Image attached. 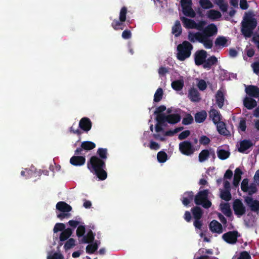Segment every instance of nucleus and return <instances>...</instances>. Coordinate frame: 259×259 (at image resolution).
Here are the masks:
<instances>
[{"mask_svg":"<svg viewBox=\"0 0 259 259\" xmlns=\"http://www.w3.org/2000/svg\"><path fill=\"white\" fill-rule=\"evenodd\" d=\"M210 156L209 151L208 149L202 150L199 154L198 159L200 162L206 160Z\"/></svg>","mask_w":259,"mask_h":259,"instance_id":"ea45409f","label":"nucleus"},{"mask_svg":"<svg viewBox=\"0 0 259 259\" xmlns=\"http://www.w3.org/2000/svg\"><path fill=\"white\" fill-rule=\"evenodd\" d=\"M88 168L91 172L95 175L100 180H105L107 177L105 161L101 159L97 156H92L88 161Z\"/></svg>","mask_w":259,"mask_h":259,"instance_id":"f257e3e1","label":"nucleus"},{"mask_svg":"<svg viewBox=\"0 0 259 259\" xmlns=\"http://www.w3.org/2000/svg\"><path fill=\"white\" fill-rule=\"evenodd\" d=\"M209 117L212 119V120L214 124H216L219 121L222 119V115L219 111L211 108L209 112Z\"/></svg>","mask_w":259,"mask_h":259,"instance_id":"a211bd4d","label":"nucleus"},{"mask_svg":"<svg viewBox=\"0 0 259 259\" xmlns=\"http://www.w3.org/2000/svg\"><path fill=\"white\" fill-rule=\"evenodd\" d=\"M123 22H124L121 21L120 19L119 20L114 19L111 23V26L115 30H123L124 29Z\"/></svg>","mask_w":259,"mask_h":259,"instance_id":"a19ab883","label":"nucleus"},{"mask_svg":"<svg viewBox=\"0 0 259 259\" xmlns=\"http://www.w3.org/2000/svg\"><path fill=\"white\" fill-rule=\"evenodd\" d=\"M232 207L235 214L238 217H240L245 213L246 208L241 200L235 199L233 202Z\"/></svg>","mask_w":259,"mask_h":259,"instance_id":"6e6552de","label":"nucleus"},{"mask_svg":"<svg viewBox=\"0 0 259 259\" xmlns=\"http://www.w3.org/2000/svg\"><path fill=\"white\" fill-rule=\"evenodd\" d=\"M85 232V226L79 225L76 230V235L78 237H83Z\"/></svg>","mask_w":259,"mask_h":259,"instance_id":"4d7b16f0","label":"nucleus"},{"mask_svg":"<svg viewBox=\"0 0 259 259\" xmlns=\"http://www.w3.org/2000/svg\"><path fill=\"white\" fill-rule=\"evenodd\" d=\"M166 109V108L164 105H160L156 108V110L154 111V114L156 115L157 116L160 114H164L163 113H162V112L164 111Z\"/></svg>","mask_w":259,"mask_h":259,"instance_id":"e2e57ef3","label":"nucleus"},{"mask_svg":"<svg viewBox=\"0 0 259 259\" xmlns=\"http://www.w3.org/2000/svg\"><path fill=\"white\" fill-rule=\"evenodd\" d=\"M202 34L200 32H197L195 33L189 32L188 33V38L192 42H195L197 41L200 42Z\"/></svg>","mask_w":259,"mask_h":259,"instance_id":"c756f323","label":"nucleus"},{"mask_svg":"<svg viewBox=\"0 0 259 259\" xmlns=\"http://www.w3.org/2000/svg\"><path fill=\"white\" fill-rule=\"evenodd\" d=\"M253 144L249 140H243L240 142V147L238 148V151L242 153H247L246 151L253 146Z\"/></svg>","mask_w":259,"mask_h":259,"instance_id":"4468645a","label":"nucleus"},{"mask_svg":"<svg viewBox=\"0 0 259 259\" xmlns=\"http://www.w3.org/2000/svg\"><path fill=\"white\" fill-rule=\"evenodd\" d=\"M243 104L247 109L251 110L257 106V102L253 98L246 97L243 100Z\"/></svg>","mask_w":259,"mask_h":259,"instance_id":"412c9836","label":"nucleus"},{"mask_svg":"<svg viewBox=\"0 0 259 259\" xmlns=\"http://www.w3.org/2000/svg\"><path fill=\"white\" fill-rule=\"evenodd\" d=\"M228 40L226 37L223 36H218L215 40L214 44L215 47H221L224 48L227 46Z\"/></svg>","mask_w":259,"mask_h":259,"instance_id":"72a5a7b5","label":"nucleus"},{"mask_svg":"<svg viewBox=\"0 0 259 259\" xmlns=\"http://www.w3.org/2000/svg\"><path fill=\"white\" fill-rule=\"evenodd\" d=\"M209 229L212 232L220 234L223 232L222 225L216 220H212L209 225Z\"/></svg>","mask_w":259,"mask_h":259,"instance_id":"dca6fc26","label":"nucleus"},{"mask_svg":"<svg viewBox=\"0 0 259 259\" xmlns=\"http://www.w3.org/2000/svg\"><path fill=\"white\" fill-rule=\"evenodd\" d=\"M182 11L184 15L191 18H194L195 15V12L192 8V5L185 6L182 7Z\"/></svg>","mask_w":259,"mask_h":259,"instance_id":"bb28decb","label":"nucleus"},{"mask_svg":"<svg viewBox=\"0 0 259 259\" xmlns=\"http://www.w3.org/2000/svg\"><path fill=\"white\" fill-rule=\"evenodd\" d=\"M157 160L160 163L165 162L167 158V154L164 151H159L157 155Z\"/></svg>","mask_w":259,"mask_h":259,"instance_id":"09e8293b","label":"nucleus"},{"mask_svg":"<svg viewBox=\"0 0 259 259\" xmlns=\"http://www.w3.org/2000/svg\"><path fill=\"white\" fill-rule=\"evenodd\" d=\"M193 199L194 200V195L192 191L185 192L181 199L183 204L185 206H189Z\"/></svg>","mask_w":259,"mask_h":259,"instance_id":"ddd939ff","label":"nucleus"},{"mask_svg":"<svg viewBox=\"0 0 259 259\" xmlns=\"http://www.w3.org/2000/svg\"><path fill=\"white\" fill-rule=\"evenodd\" d=\"M191 212L195 220H200L202 217L203 210L199 206H194L191 208Z\"/></svg>","mask_w":259,"mask_h":259,"instance_id":"cd10ccee","label":"nucleus"},{"mask_svg":"<svg viewBox=\"0 0 259 259\" xmlns=\"http://www.w3.org/2000/svg\"><path fill=\"white\" fill-rule=\"evenodd\" d=\"M257 24V20L251 13H245L243 20L241 22V31L242 34L247 38L253 34V31Z\"/></svg>","mask_w":259,"mask_h":259,"instance_id":"f03ea898","label":"nucleus"},{"mask_svg":"<svg viewBox=\"0 0 259 259\" xmlns=\"http://www.w3.org/2000/svg\"><path fill=\"white\" fill-rule=\"evenodd\" d=\"M238 128L239 130H240L242 132H245L246 129V120L244 118H242L240 121L239 125L238 126Z\"/></svg>","mask_w":259,"mask_h":259,"instance_id":"052dcab7","label":"nucleus"},{"mask_svg":"<svg viewBox=\"0 0 259 259\" xmlns=\"http://www.w3.org/2000/svg\"><path fill=\"white\" fill-rule=\"evenodd\" d=\"M97 154L99 156L98 157L104 161L107 158L108 152L106 148H99L97 150Z\"/></svg>","mask_w":259,"mask_h":259,"instance_id":"79ce46f5","label":"nucleus"},{"mask_svg":"<svg viewBox=\"0 0 259 259\" xmlns=\"http://www.w3.org/2000/svg\"><path fill=\"white\" fill-rule=\"evenodd\" d=\"M218 62V59L214 56H211L207 59H206L203 65L204 68L209 69L211 68L212 66L216 64Z\"/></svg>","mask_w":259,"mask_h":259,"instance_id":"5701e85b","label":"nucleus"},{"mask_svg":"<svg viewBox=\"0 0 259 259\" xmlns=\"http://www.w3.org/2000/svg\"><path fill=\"white\" fill-rule=\"evenodd\" d=\"M218 157L221 160H225L227 159L230 155V152L224 149H217Z\"/></svg>","mask_w":259,"mask_h":259,"instance_id":"4c0bfd02","label":"nucleus"},{"mask_svg":"<svg viewBox=\"0 0 259 259\" xmlns=\"http://www.w3.org/2000/svg\"><path fill=\"white\" fill-rule=\"evenodd\" d=\"M206 24V22L204 21H201L199 23H195V26L194 29H196L199 31H203L204 29V27Z\"/></svg>","mask_w":259,"mask_h":259,"instance_id":"0e129e2a","label":"nucleus"},{"mask_svg":"<svg viewBox=\"0 0 259 259\" xmlns=\"http://www.w3.org/2000/svg\"><path fill=\"white\" fill-rule=\"evenodd\" d=\"M75 240L73 238L69 239L65 243L64 248L66 251L73 247L75 245Z\"/></svg>","mask_w":259,"mask_h":259,"instance_id":"603ef678","label":"nucleus"},{"mask_svg":"<svg viewBox=\"0 0 259 259\" xmlns=\"http://www.w3.org/2000/svg\"><path fill=\"white\" fill-rule=\"evenodd\" d=\"M63 255L59 252H55L53 255H48L47 259H63Z\"/></svg>","mask_w":259,"mask_h":259,"instance_id":"69168bd1","label":"nucleus"},{"mask_svg":"<svg viewBox=\"0 0 259 259\" xmlns=\"http://www.w3.org/2000/svg\"><path fill=\"white\" fill-rule=\"evenodd\" d=\"M188 97L193 102H198L200 100L199 93L197 90L194 88L189 91Z\"/></svg>","mask_w":259,"mask_h":259,"instance_id":"b1692460","label":"nucleus"},{"mask_svg":"<svg viewBox=\"0 0 259 259\" xmlns=\"http://www.w3.org/2000/svg\"><path fill=\"white\" fill-rule=\"evenodd\" d=\"M199 42L202 44L204 48L207 49H211L213 46L212 40L207 36L202 35Z\"/></svg>","mask_w":259,"mask_h":259,"instance_id":"2f4dec72","label":"nucleus"},{"mask_svg":"<svg viewBox=\"0 0 259 259\" xmlns=\"http://www.w3.org/2000/svg\"><path fill=\"white\" fill-rule=\"evenodd\" d=\"M209 190L208 189L199 191L194 196V202L197 205H202L208 209L211 206V202L208 199Z\"/></svg>","mask_w":259,"mask_h":259,"instance_id":"20e7f679","label":"nucleus"},{"mask_svg":"<svg viewBox=\"0 0 259 259\" xmlns=\"http://www.w3.org/2000/svg\"><path fill=\"white\" fill-rule=\"evenodd\" d=\"M220 197L223 200L226 201H229L231 199L232 196L230 193V191L227 190H222L221 192Z\"/></svg>","mask_w":259,"mask_h":259,"instance_id":"49530a36","label":"nucleus"},{"mask_svg":"<svg viewBox=\"0 0 259 259\" xmlns=\"http://www.w3.org/2000/svg\"><path fill=\"white\" fill-rule=\"evenodd\" d=\"M248 179H244L241 184V190L244 192H247L248 190Z\"/></svg>","mask_w":259,"mask_h":259,"instance_id":"13d9d810","label":"nucleus"},{"mask_svg":"<svg viewBox=\"0 0 259 259\" xmlns=\"http://www.w3.org/2000/svg\"><path fill=\"white\" fill-rule=\"evenodd\" d=\"M207 16L210 19L215 20L220 18L222 16V14L217 10H210L207 11Z\"/></svg>","mask_w":259,"mask_h":259,"instance_id":"f704fd0d","label":"nucleus"},{"mask_svg":"<svg viewBox=\"0 0 259 259\" xmlns=\"http://www.w3.org/2000/svg\"><path fill=\"white\" fill-rule=\"evenodd\" d=\"M192 49L193 46L190 42L186 40L184 41L177 47V59L181 61H184L190 56Z\"/></svg>","mask_w":259,"mask_h":259,"instance_id":"7ed1b4c3","label":"nucleus"},{"mask_svg":"<svg viewBox=\"0 0 259 259\" xmlns=\"http://www.w3.org/2000/svg\"><path fill=\"white\" fill-rule=\"evenodd\" d=\"M242 170L239 168H236L235 170V174L233 178V184L235 187L239 185V182L241 179Z\"/></svg>","mask_w":259,"mask_h":259,"instance_id":"7c9ffc66","label":"nucleus"},{"mask_svg":"<svg viewBox=\"0 0 259 259\" xmlns=\"http://www.w3.org/2000/svg\"><path fill=\"white\" fill-rule=\"evenodd\" d=\"M172 88L177 91L182 90L184 86V81L183 80H176L171 82Z\"/></svg>","mask_w":259,"mask_h":259,"instance_id":"58836bf2","label":"nucleus"},{"mask_svg":"<svg viewBox=\"0 0 259 259\" xmlns=\"http://www.w3.org/2000/svg\"><path fill=\"white\" fill-rule=\"evenodd\" d=\"M217 130L221 135L228 136L230 132L226 127V124L224 122L220 121L216 124Z\"/></svg>","mask_w":259,"mask_h":259,"instance_id":"4be33fe9","label":"nucleus"},{"mask_svg":"<svg viewBox=\"0 0 259 259\" xmlns=\"http://www.w3.org/2000/svg\"><path fill=\"white\" fill-rule=\"evenodd\" d=\"M65 229V225L63 223H56L54 227L53 231L54 233H57L59 231H63Z\"/></svg>","mask_w":259,"mask_h":259,"instance_id":"864d4df0","label":"nucleus"},{"mask_svg":"<svg viewBox=\"0 0 259 259\" xmlns=\"http://www.w3.org/2000/svg\"><path fill=\"white\" fill-rule=\"evenodd\" d=\"M194 118L193 116L190 114L187 113L182 120V124L184 125H189L192 124Z\"/></svg>","mask_w":259,"mask_h":259,"instance_id":"3c124183","label":"nucleus"},{"mask_svg":"<svg viewBox=\"0 0 259 259\" xmlns=\"http://www.w3.org/2000/svg\"><path fill=\"white\" fill-rule=\"evenodd\" d=\"M240 236V234L237 231H232L224 233L222 236V239L228 244H234Z\"/></svg>","mask_w":259,"mask_h":259,"instance_id":"0eeeda50","label":"nucleus"},{"mask_svg":"<svg viewBox=\"0 0 259 259\" xmlns=\"http://www.w3.org/2000/svg\"><path fill=\"white\" fill-rule=\"evenodd\" d=\"M79 127L85 133H88L92 128V122L88 117H82L79 122Z\"/></svg>","mask_w":259,"mask_h":259,"instance_id":"f8f14e48","label":"nucleus"},{"mask_svg":"<svg viewBox=\"0 0 259 259\" xmlns=\"http://www.w3.org/2000/svg\"><path fill=\"white\" fill-rule=\"evenodd\" d=\"M199 4L204 9H208L212 8L213 6L209 0H200Z\"/></svg>","mask_w":259,"mask_h":259,"instance_id":"de8ad7c7","label":"nucleus"},{"mask_svg":"<svg viewBox=\"0 0 259 259\" xmlns=\"http://www.w3.org/2000/svg\"><path fill=\"white\" fill-rule=\"evenodd\" d=\"M181 20L183 23L184 26L187 29H194L195 21L193 20L186 18L185 17H181Z\"/></svg>","mask_w":259,"mask_h":259,"instance_id":"393cba45","label":"nucleus"},{"mask_svg":"<svg viewBox=\"0 0 259 259\" xmlns=\"http://www.w3.org/2000/svg\"><path fill=\"white\" fill-rule=\"evenodd\" d=\"M207 117V113L205 110H201L197 112L194 116L195 122L197 123H202L205 121Z\"/></svg>","mask_w":259,"mask_h":259,"instance_id":"a878e982","label":"nucleus"},{"mask_svg":"<svg viewBox=\"0 0 259 259\" xmlns=\"http://www.w3.org/2000/svg\"><path fill=\"white\" fill-rule=\"evenodd\" d=\"M56 209L62 212H67L71 211L72 207L64 201H60L56 204Z\"/></svg>","mask_w":259,"mask_h":259,"instance_id":"6ab92c4d","label":"nucleus"},{"mask_svg":"<svg viewBox=\"0 0 259 259\" xmlns=\"http://www.w3.org/2000/svg\"><path fill=\"white\" fill-rule=\"evenodd\" d=\"M163 90L161 88H159L156 91L154 96V101L155 102H159L162 98Z\"/></svg>","mask_w":259,"mask_h":259,"instance_id":"8fccbe9b","label":"nucleus"},{"mask_svg":"<svg viewBox=\"0 0 259 259\" xmlns=\"http://www.w3.org/2000/svg\"><path fill=\"white\" fill-rule=\"evenodd\" d=\"M161 117L160 115L156 116V120L157 122V124L155 125V131L156 133H159L163 131L162 128V126L165 125L164 121H161L159 117Z\"/></svg>","mask_w":259,"mask_h":259,"instance_id":"c03bdc74","label":"nucleus"},{"mask_svg":"<svg viewBox=\"0 0 259 259\" xmlns=\"http://www.w3.org/2000/svg\"><path fill=\"white\" fill-rule=\"evenodd\" d=\"M179 149L182 154L188 156L192 155L197 150L193 143L188 140L180 142L179 145Z\"/></svg>","mask_w":259,"mask_h":259,"instance_id":"39448f33","label":"nucleus"},{"mask_svg":"<svg viewBox=\"0 0 259 259\" xmlns=\"http://www.w3.org/2000/svg\"><path fill=\"white\" fill-rule=\"evenodd\" d=\"M81 147L84 150H91L96 147V144L91 141H84L81 143Z\"/></svg>","mask_w":259,"mask_h":259,"instance_id":"37998d69","label":"nucleus"},{"mask_svg":"<svg viewBox=\"0 0 259 259\" xmlns=\"http://www.w3.org/2000/svg\"><path fill=\"white\" fill-rule=\"evenodd\" d=\"M171 32L175 35V37L179 36L182 32V29L181 23L179 20L175 22L174 25L172 27Z\"/></svg>","mask_w":259,"mask_h":259,"instance_id":"c85d7f7f","label":"nucleus"},{"mask_svg":"<svg viewBox=\"0 0 259 259\" xmlns=\"http://www.w3.org/2000/svg\"><path fill=\"white\" fill-rule=\"evenodd\" d=\"M257 191V188L256 185L254 183H252L248 186V193L249 195L251 196L254 193H256Z\"/></svg>","mask_w":259,"mask_h":259,"instance_id":"6e6d98bb","label":"nucleus"},{"mask_svg":"<svg viewBox=\"0 0 259 259\" xmlns=\"http://www.w3.org/2000/svg\"><path fill=\"white\" fill-rule=\"evenodd\" d=\"M210 142V139L206 136H202L199 139V143L203 145H207Z\"/></svg>","mask_w":259,"mask_h":259,"instance_id":"bf43d9fd","label":"nucleus"},{"mask_svg":"<svg viewBox=\"0 0 259 259\" xmlns=\"http://www.w3.org/2000/svg\"><path fill=\"white\" fill-rule=\"evenodd\" d=\"M218 32V28L217 26L211 23L208 25L203 30L201 33L202 36L211 37L216 34Z\"/></svg>","mask_w":259,"mask_h":259,"instance_id":"9b49d317","label":"nucleus"},{"mask_svg":"<svg viewBox=\"0 0 259 259\" xmlns=\"http://www.w3.org/2000/svg\"><path fill=\"white\" fill-rule=\"evenodd\" d=\"M246 93L251 97H259V88L253 85H249L246 86Z\"/></svg>","mask_w":259,"mask_h":259,"instance_id":"2eb2a0df","label":"nucleus"},{"mask_svg":"<svg viewBox=\"0 0 259 259\" xmlns=\"http://www.w3.org/2000/svg\"><path fill=\"white\" fill-rule=\"evenodd\" d=\"M127 8L123 7L120 11L119 19L121 21L125 22L126 19Z\"/></svg>","mask_w":259,"mask_h":259,"instance_id":"5fc2aeb1","label":"nucleus"},{"mask_svg":"<svg viewBox=\"0 0 259 259\" xmlns=\"http://www.w3.org/2000/svg\"><path fill=\"white\" fill-rule=\"evenodd\" d=\"M85 162V158L82 156H73L70 159V163L76 166L83 165Z\"/></svg>","mask_w":259,"mask_h":259,"instance_id":"f3484780","label":"nucleus"},{"mask_svg":"<svg viewBox=\"0 0 259 259\" xmlns=\"http://www.w3.org/2000/svg\"><path fill=\"white\" fill-rule=\"evenodd\" d=\"M207 52L204 50L197 51L195 54V63L196 65H203L207 58Z\"/></svg>","mask_w":259,"mask_h":259,"instance_id":"1a4fd4ad","label":"nucleus"},{"mask_svg":"<svg viewBox=\"0 0 259 259\" xmlns=\"http://www.w3.org/2000/svg\"><path fill=\"white\" fill-rule=\"evenodd\" d=\"M98 248V244L97 241L93 244H89L86 247V252L89 254L94 253Z\"/></svg>","mask_w":259,"mask_h":259,"instance_id":"a18cd8bd","label":"nucleus"},{"mask_svg":"<svg viewBox=\"0 0 259 259\" xmlns=\"http://www.w3.org/2000/svg\"><path fill=\"white\" fill-rule=\"evenodd\" d=\"M244 201L252 211L257 212L259 211L258 200H253L251 197L246 196L244 198Z\"/></svg>","mask_w":259,"mask_h":259,"instance_id":"9d476101","label":"nucleus"},{"mask_svg":"<svg viewBox=\"0 0 259 259\" xmlns=\"http://www.w3.org/2000/svg\"><path fill=\"white\" fill-rule=\"evenodd\" d=\"M237 259H251V257L248 252L243 251L240 253Z\"/></svg>","mask_w":259,"mask_h":259,"instance_id":"338daca9","label":"nucleus"},{"mask_svg":"<svg viewBox=\"0 0 259 259\" xmlns=\"http://www.w3.org/2000/svg\"><path fill=\"white\" fill-rule=\"evenodd\" d=\"M251 67L253 68V72L256 74H259V62H255L251 64Z\"/></svg>","mask_w":259,"mask_h":259,"instance_id":"774afa93","label":"nucleus"},{"mask_svg":"<svg viewBox=\"0 0 259 259\" xmlns=\"http://www.w3.org/2000/svg\"><path fill=\"white\" fill-rule=\"evenodd\" d=\"M190 131H189V130L184 131L179 134V135L178 136V139L180 140H184V139H186L187 137H188L190 136Z\"/></svg>","mask_w":259,"mask_h":259,"instance_id":"680f3d73","label":"nucleus"},{"mask_svg":"<svg viewBox=\"0 0 259 259\" xmlns=\"http://www.w3.org/2000/svg\"><path fill=\"white\" fill-rule=\"evenodd\" d=\"M221 210L222 212L227 217H231L232 215L230 206L228 203L221 204Z\"/></svg>","mask_w":259,"mask_h":259,"instance_id":"c9c22d12","label":"nucleus"},{"mask_svg":"<svg viewBox=\"0 0 259 259\" xmlns=\"http://www.w3.org/2000/svg\"><path fill=\"white\" fill-rule=\"evenodd\" d=\"M225 96L222 91L219 90L217 91L215 94V103L221 109L224 105Z\"/></svg>","mask_w":259,"mask_h":259,"instance_id":"aec40b11","label":"nucleus"},{"mask_svg":"<svg viewBox=\"0 0 259 259\" xmlns=\"http://www.w3.org/2000/svg\"><path fill=\"white\" fill-rule=\"evenodd\" d=\"M180 109H176L174 113L170 114H160L159 117L161 121H164L171 124H175L181 121Z\"/></svg>","mask_w":259,"mask_h":259,"instance_id":"423d86ee","label":"nucleus"},{"mask_svg":"<svg viewBox=\"0 0 259 259\" xmlns=\"http://www.w3.org/2000/svg\"><path fill=\"white\" fill-rule=\"evenodd\" d=\"M72 233V230L68 228L63 231L60 235L59 239L60 241H64L68 239L71 235Z\"/></svg>","mask_w":259,"mask_h":259,"instance_id":"e433bc0d","label":"nucleus"},{"mask_svg":"<svg viewBox=\"0 0 259 259\" xmlns=\"http://www.w3.org/2000/svg\"><path fill=\"white\" fill-rule=\"evenodd\" d=\"M95 234L92 230H90L86 235H84L81 240V242L84 243H89L93 242L94 240Z\"/></svg>","mask_w":259,"mask_h":259,"instance_id":"473e14b6","label":"nucleus"}]
</instances>
